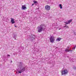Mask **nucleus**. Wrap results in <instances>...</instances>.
Instances as JSON below:
<instances>
[{"instance_id": "f257e3e1", "label": "nucleus", "mask_w": 76, "mask_h": 76, "mask_svg": "<svg viewBox=\"0 0 76 76\" xmlns=\"http://www.w3.org/2000/svg\"><path fill=\"white\" fill-rule=\"evenodd\" d=\"M19 67L20 71H18L19 73L21 74L22 72H23L26 70V67H24V64L23 63L21 62L19 64Z\"/></svg>"}, {"instance_id": "f03ea898", "label": "nucleus", "mask_w": 76, "mask_h": 76, "mask_svg": "<svg viewBox=\"0 0 76 76\" xmlns=\"http://www.w3.org/2000/svg\"><path fill=\"white\" fill-rule=\"evenodd\" d=\"M38 32L40 33L42 31H44L45 29V26L44 24H42L37 27Z\"/></svg>"}, {"instance_id": "7ed1b4c3", "label": "nucleus", "mask_w": 76, "mask_h": 76, "mask_svg": "<svg viewBox=\"0 0 76 76\" xmlns=\"http://www.w3.org/2000/svg\"><path fill=\"white\" fill-rule=\"evenodd\" d=\"M35 35L31 34V35H30L28 37V38L31 42H33V41H35Z\"/></svg>"}, {"instance_id": "20e7f679", "label": "nucleus", "mask_w": 76, "mask_h": 76, "mask_svg": "<svg viewBox=\"0 0 76 76\" xmlns=\"http://www.w3.org/2000/svg\"><path fill=\"white\" fill-rule=\"evenodd\" d=\"M69 72L67 71V69H64V70H63L62 72V75H66L67 74V73Z\"/></svg>"}, {"instance_id": "39448f33", "label": "nucleus", "mask_w": 76, "mask_h": 76, "mask_svg": "<svg viewBox=\"0 0 76 76\" xmlns=\"http://www.w3.org/2000/svg\"><path fill=\"white\" fill-rule=\"evenodd\" d=\"M50 41V42H53L54 41V38L53 37V36H50V37L49 38Z\"/></svg>"}, {"instance_id": "423d86ee", "label": "nucleus", "mask_w": 76, "mask_h": 76, "mask_svg": "<svg viewBox=\"0 0 76 76\" xmlns=\"http://www.w3.org/2000/svg\"><path fill=\"white\" fill-rule=\"evenodd\" d=\"M45 9L46 10H50V6L49 5H46L45 6Z\"/></svg>"}, {"instance_id": "0eeeda50", "label": "nucleus", "mask_w": 76, "mask_h": 76, "mask_svg": "<svg viewBox=\"0 0 76 76\" xmlns=\"http://www.w3.org/2000/svg\"><path fill=\"white\" fill-rule=\"evenodd\" d=\"M12 36L15 39H16V38L17 37V34H16L15 33H14L12 35Z\"/></svg>"}, {"instance_id": "6e6552de", "label": "nucleus", "mask_w": 76, "mask_h": 76, "mask_svg": "<svg viewBox=\"0 0 76 76\" xmlns=\"http://www.w3.org/2000/svg\"><path fill=\"white\" fill-rule=\"evenodd\" d=\"M72 20H72V19L69 20L68 21L67 23L65 22V24L66 25H67V24H69V23H70V22H72Z\"/></svg>"}, {"instance_id": "1a4fd4ad", "label": "nucleus", "mask_w": 76, "mask_h": 76, "mask_svg": "<svg viewBox=\"0 0 76 76\" xmlns=\"http://www.w3.org/2000/svg\"><path fill=\"white\" fill-rule=\"evenodd\" d=\"M26 5H23L22 6V9L23 10H25V9H26V7L25 6Z\"/></svg>"}, {"instance_id": "9d476101", "label": "nucleus", "mask_w": 76, "mask_h": 76, "mask_svg": "<svg viewBox=\"0 0 76 76\" xmlns=\"http://www.w3.org/2000/svg\"><path fill=\"white\" fill-rule=\"evenodd\" d=\"M15 20L13 18H11V22L12 24H13L14 23H15V21H14Z\"/></svg>"}, {"instance_id": "9b49d317", "label": "nucleus", "mask_w": 76, "mask_h": 76, "mask_svg": "<svg viewBox=\"0 0 76 76\" xmlns=\"http://www.w3.org/2000/svg\"><path fill=\"white\" fill-rule=\"evenodd\" d=\"M65 51L66 52H69V51H70L71 53H72L73 51V50H67V49H65Z\"/></svg>"}, {"instance_id": "f8f14e48", "label": "nucleus", "mask_w": 76, "mask_h": 76, "mask_svg": "<svg viewBox=\"0 0 76 76\" xmlns=\"http://www.w3.org/2000/svg\"><path fill=\"white\" fill-rule=\"evenodd\" d=\"M61 39L60 37H58L57 39H56V41H60V40Z\"/></svg>"}, {"instance_id": "ddd939ff", "label": "nucleus", "mask_w": 76, "mask_h": 76, "mask_svg": "<svg viewBox=\"0 0 76 76\" xmlns=\"http://www.w3.org/2000/svg\"><path fill=\"white\" fill-rule=\"evenodd\" d=\"M59 7L60 9H63V7H62V5L61 4H59Z\"/></svg>"}, {"instance_id": "4468645a", "label": "nucleus", "mask_w": 76, "mask_h": 76, "mask_svg": "<svg viewBox=\"0 0 76 76\" xmlns=\"http://www.w3.org/2000/svg\"><path fill=\"white\" fill-rule=\"evenodd\" d=\"M7 60H8V58H9V57H10V55H7Z\"/></svg>"}, {"instance_id": "2eb2a0df", "label": "nucleus", "mask_w": 76, "mask_h": 76, "mask_svg": "<svg viewBox=\"0 0 76 76\" xmlns=\"http://www.w3.org/2000/svg\"><path fill=\"white\" fill-rule=\"evenodd\" d=\"M34 4H36V3H37V4L38 3V2L37 1H34Z\"/></svg>"}, {"instance_id": "dca6fc26", "label": "nucleus", "mask_w": 76, "mask_h": 76, "mask_svg": "<svg viewBox=\"0 0 76 76\" xmlns=\"http://www.w3.org/2000/svg\"><path fill=\"white\" fill-rule=\"evenodd\" d=\"M76 45L74 46V48H72V50H75L76 48Z\"/></svg>"}, {"instance_id": "f3484780", "label": "nucleus", "mask_w": 76, "mask_h": 76, "mask_svg": "<svg viewBox=\"0 0 76 76\" xmlns=\"http://www.w3.org/2000/svg\"><path fill=\"white\" fill-rule=\"evenodd\" d=\"M73 69H74V70H76V67H73Z\"/></svg>"}, {"instance_id": "a211bd4d", "label": "nucleus", "mask_w": 76, "mask_h": 76, "mask_svg": "<svg viewBox=\"0 0 76 76\" xmlns=\"http://www.w3.org/2000/svg\"><path fill=\"white\" fill-rule=\"evenodd\" d=\"M67 50H69V47H67V49H66Z\"/></svg>"}, {"instance_id": "6ab92c4d", "label": "nucleus", "mask_w": 76, "mask_h": 76, "mask_svg": "<svg viewBox=\"0 0 76 76\" xmlns=\"http://www.w3.org/2000/svg\"><path fill=\"white\" fill-rule=\"evenodd\" d=\"M74 35H76V33L74 32Z\"/></svg>"}, {"instance_id": "aec40b11", "label": "nucleus", "mask_w": 76, "mask_h": 76, "mask_svg": "<svg viewBox=\"0 0 76 76\" xmlns=\"http://www.w3.org/2000/svg\"><path fill=\"white\" fill-rule=\"evenodd\" d=\"M66 28H68V27L66 25Z\"/></svg>"}, {"instance_id": "412c9836", "label": "nucleus", "mask_w": 76, "mask_h": 76, "mask_svg": "<svg viewBox=\"0 0 76 76\" xmlns=\"http://www.w3.org/2000/svg\"><path fill=\"white\" fill-rule=\"evenodd\" d=\"M34 5V4H32V6H33Z\"/></svg>"}, {"instance_id": "4be33fe9", "label": "nucleus", "mask_w": 76, "mask_h": 76, "mask_svg": "<svg viewBox=\"0 0 76 76\" xmlns=\"http://www.w3.org/2000/svg\"><path fill=\"white\" fill-rule=\"evenodd\" d=\"M66 26H64V28H66Z\"/></svg>"}, {"instance_id": "5701e85b", "label": "nucleus", "mask_w": 76, "mask_h": 76, "mask_svg": "<svg viewBox=\"0 0 76 76\" xmlns=\"http://www.w3.org/2000/svg\"><path fill=\"white\" fill-rule=\"evenodd\" d=\"M60 29H61V28H60L59 29V30H60Z\"/></svg>"}, {"instance_id": "b1692460", "label": "nucleus", "mask_w": 76, "mask_h": 76, "mask_svg": "<svg viewBox=\"0 0 76 76\" xmlns=\"http://www.w3.org/2000/svg\"><path fill=\"white\" fill-rule=\"evenodd\" d=\"M15 27H16V28H17V26H15Z\"/></svg>"}, {"instance_id": "393cba45", "label": "nucleus", "mask_w": 76, "mask_h": 76, "mask_svg": "<svg viewBox=\"0 0 76 76\" xmlns=\"http://www.w3.org/2000/svg\"><path fill=\"white\" fill-rule=\"evenodd\" d=\"M11 63H12V61H11Z\"/></svg>"}, {"instance_id": "a878e982", "label": "nucleus", "mask_w": 76, "mask_h": 76, "mask_svg": "<svg viewBox=\"0 0 76 76\" xmlns=\"http://www.w3.org/2000/svg\"><path fill=\"white\" fill-rule=\"evenodd\" d=\"M47 58H45V60H46V59H47Z\"/></svg>"}, {"instance_id": "bb28decb", "label": "nucleus", "mask_w": 76, "mask_h": 76, "mask_svg": "<svg viewBox=\"0 0 76 76\" xmlns=\"http://www.w3.org/2000/svg\"><path fill=\"white\" fill-rule=\"evenodd\" d=\"M0 15H1V14H0Z\"/></svg>"}]
</instances>
